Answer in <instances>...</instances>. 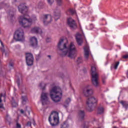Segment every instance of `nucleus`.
<instances>
[{
	"mask_svg": "<svg viewBox=\"0 0 128 128\" xmlns=\"http://www.w3.org/2000/svg\"><path fill=\"white\" fill-rule=\"evenodd\" d=\"M52 112H57L56 111H52Z\"/></svg>",
	"mask_w": 128,
	"mask_h": 128,
	"instance_id": "nucleus-53",
	"label": "nucleus"
},
{
	"mask_svg": "<svg viewBox=\"0 0 128 128\" xmlns=\"http://www.w3.org/2000/svg\"><path fill=\"white\" fill-rule=\"evenodd\" d=\"M84 128H88V127L86 125V123L84 124Z\"/></svg>",
	"mask_w": 128,
	"mask_h": 128,
	"instance_id": "nucleus-46",
	"label": "nucleus"
},
{
	"mask_svg": "<svg viewBox=\"0 0 128 128\" xmlns=\"http://www.w3.org/2000/svg\"><path fill=\"white\" fill-rule=\"evenodd\" d=\"M26 126H30V128H32V122L30 121L28 122L26 124Z\"/></svg>",
	"mask_w": 128,
	"mask_h": 128,
	"instance_id": "nucleus-35",
	"label": "nucleus"
},
{
	"mask_svg": "<svg viewBox=\"0 0 128 128\" xmlns=\"http://www.w3.org/2000/svg\"><path fill=\"white\" fill-rule=\"evenodd\" d=\"M86 116V114L84 112H79L78 114V119L80 122L84 120V117Z\"/></svg>",
	"mask_w": 128,
	"mask_h": 128,
	"instance_id": "nucleus-19",
	"label": "nucleus"
},
{
	"mask_svg": "<svg viewBox=\"0 0 128 128\" xmlns=\"http://www.w3.org/2000/svg\"><path fill=\"white\" fill-rule=\"evenodd\" d=\"M31 32L32 34H42V30L39 27H34L32 29Z\"/></svg>",
	"mask_w": 128,
	"mask_h": 128,
	"instance_id": "nucleus-14",
	"label": "nucleus"
},
{
	"mask_svg": "<svg viewBox=\"0 0 128 128\" xmlns=\"http://www.w3.org/2000/svg\"><path fill=\"white\" fill-rule=\"evenodd\" d=\"M14 39L17 42L24 40V32L22 29L20 28L16 31L14 34Z\"/></svg>",
	"mask_w": 128,
	"mask_h": 128,
	"instance_id": "nucleus-7",
	"label": "nucleus"
},
{
	"mask_svg": "<svg viewBox=\"0 0 128 128\" xmlns=\"http://www.w3.org/2000/svg\"><path fill=\"white\" fill-rule=\"evenodd\" d=\"M6 120L8 122H12V118H10V115H8V114H6Z\"/></svg>",
	"mask_w": 128,
	"mask_h": 128,
	"instance_id": "nucleus-32",
	"label": "nucleus"
},
{
	"mask_svg": "<svg viewBox=\"0 0 128 128\" xmlns=\"http://www.w3.org/2000/svg\"><path fill=\"white\" fill-rule=\"evenodd\" d=\"M48 93L42 92L41 94V102L42 104H48L50 102Z\"/></svg>",
	"mask_w": 128,
	"mask_h": 128,
	"instance_id": "nucleus-11",
	"label": "nucleus"
},
{
	"mask_svg": "<svg viewBox=\"0 0 128 128\" xmlns=\"http://www.w3.org/2000/svg\"><path fill=\"white\" fill-rule=\"evenodd\" d=\"M102 114V112H98L97 113V114Z\"/></svg>",
	"mask_w": 128,
	"mask_h": 128,
	"instance_id": "nucleus-50",
	"label": "nucleus"
},
{
	"mask_svg": "<svg viewBox=\"0 0 128 128\" xmlns=\"http://www.w3.org/2000/svg\"><path fill=\"white\" fill-rule=\"evenodd\" d=\"M8 6H10L8 4H6L4 2L0 3V10L4 8H8Z\"/></svg>",
	"mask_w": 128,
	"mask_h": 128,
	"instance_id": "nucleus-24",
	"label": "nucleus"
},
{
	"mask_svg": "<svg viewBox=\"0 0 128 128\" xmlns=\"http://www.w3.org/2000/svg\"><path fill=\"white\" fill-rule=\"evenodd\" d=\"M12 106L13 108H16V106H18L16 102L14 101V98H12Z\"/></svg>",
	"mask_w": 128,
	"mask_h": 128,
	"instance_id": "nucleus-28",
	"label": "nucleus"
},
{
	"mask_svg": "<svg viewBox=\"0 0 128 128\" xmlns=\"http://www.w3.org/2000/svg\"><path fill=\"white\" fill-rule=\"evenodd\" d=\"M88 56H90V48L88 46H86L84 48V57L86 60H88Z\"/></svg>",
	"mask_w": 128,
	"mask_h": 128,
	"instance_id": "nucleus-16",
	"label": "nucleus"
},
{
	"mask_svg": "<svg viewBox=\"0 0 128 128\" xmlns=\"http://www.w3.org/2000/svg\"><path fill=\"white\" fill-rule=\"evenodd\" d=\"M98 112H106L104 108L102 106H99L98 107Z\"/></svg>",
	"mask_w": 128,
	"mask_h": 128,
	"instance_id": "nucleus-30",
	"label": "nucleus"
},
{
	"mask_svg": "<svg viewBox=\"0 0 128 128\" xmlns=\"http://www.w3.org/2000/svg\"><path fill=\"white\" fill-rule=\"evenodd\" d=\"M62 92L58 86H54L50 91V96L54 102H58L62 100Z\"/></svg>",
	"mask_w": 128,
	"mask_h": 128,
	"instance_id": "nucleus-3",
	"label": "nucleus"
},
{
	"mask_svg": "<svg viewBox=\"0 0 128 128\" xmlns=\"http://www.w3.org/2000/svg\"><path fill=\"white\" fill-rule=\"evenodd\" d=\"M2 96L4 97V98H6V93H4V94H3L2 93L0 94V110H1V112H4V104H2Z\"/></svg>",
	"mask_w": 128,
	"mask_h": 128,
	"instance_id": "nucleus-17",
	"label": "nucleus"
},
{
	"mask_svg": "<svg viewBox=\"0 0 128 128\" xmlns=\"http://www.w3.org/2000/svg\"><path fill=\"white\" fill-rule=\"evenodd\" d=\"M16 12V10L14 8H11L8 11V18H10V20H12L14 18Z\"/></svg>",
	"mask_w": 128,
	"mask_h": 128,
	"instance_id": "nucleus-15",
	"label": "nucleus"
},
{
	"mask_svg": "<svg viewBox=\"0 0 128 128\" xmlns=\"http://www.w3.org/2000/svg\"><path fill=\"white\" fill-rule=\"evenodd\" d=\"M18 10L20 12L24 14L23 16H20L19 18V24L22 26L24 28H30L32 24V20L35 22L36 20V16H34L32 17V19H28L26 18V13L28 12V7L24 4H20L18 6Z\"/></svg>",
	"mask_w": 128,
	"mask_h": 128,
	"instance_id": "nucleus-2",
	"label": "nucleus"
},
{
	"mask_svg": "<svg viewBox=\"0 0 128 128\" xmlns=\"http://www.w3.org/2000/svg\"><path fill=\"white\" fill-rule=\"evenodd\" d=\"M40 54H38V55H37L36 56V60H40Z\"/></svg>",
	"mask_w": 128,
	"mask_h": 128,
	"instance_id": "nucleus-40",
	"label": "nucleus"
},
{
	"mask_svg": "<svg viewBox=\"0 0 128 128\" xmlns=\"http://www.w3.org/2000/svg\"><path fill=\"white\" fill-rule=\"evenodd\" d=\"M72 100L70 99V98L66 99L64 102V107L66 108H68V106H70V102Z\"/></svg>",
	"mask_w": 128,
	"mask_h": 128,
	"instance_id": "nucleus-25",
	"label": "nucleus"
},
{
	"mask_svg": "<svg viewBox=\"0 0 128 128\" xmlns=\"http://www.w3.org/2000/svg\"><path fill=\"white\" fill-rule=\"evenodd\" d=\"M50 40V38H47L46 40V42H49L50 40Z\"/></svg>",
	"mask_w": 128,
	"mask_h": 128,
	"instance_id": "nucleus-48",
	"label": "nucleus"
},
{
	"mask_svg": "<svg viewBox=\"0 0 128 128\" xmlns=\"http://www.w3.org/2000/svg\"><path fill=\"white\" fill-rule=\"evenodd\" d=\"M58 48L59 50L58 54L60 56H67L70 58H74L76 56V49L73 42L68 46V42H64V39L61 38L58 43Z\"/></svg>",
	"mask_w": 128,
	"mask_h": 128,
	"instance_id": "nucleus-1",
	"label": "nucleus"
},
{
	"mask_svg": "<svg viewBox=\"0 0 128 128\" xmlns=\"http://www.w3.org/2000/svg\"><path fill=\"white\" fill-rule=\"evenodd\" d=\"M80 112H84V110H80Z\"/></svg>",
	"mask_w": 128,
	"mask_h": 128,
	"instance_id": "nucleus-51",
	"label": "nucleus"
},
{
	"mask_svg": "<svg viewBox=\"0 0 128 128\" xmlns=\"http://www.w3.org/2000/svg\"><path fill=\"white\" fill-rule=\"evenodd\" d=\"M14 66V62H10L9 65H8V68H10V70H13Z\"/></svg>",
	"mask_w": 128,
	"mask_h": 128,
	"instance_id": "nucleus-29",
	"label": "nucleus"
},
{
	"mask_svg": "<svg viewBox=\"0 0 128 128\" xmlns=\"http://www.w3.org/2000/svg\"><path fill=\"white\" fill-rule=\"evenodd\" d=\"M33 124L34 126H36V121L34 120V119H33Z\"/></svg>",
	"mask_w": 128,
	"mask_h": 128,
	"instance_id": "nucleus-45",
	"label": "nucleus"
},
{
	"mask_svg": "<svg viewBox=\"0 0 128 128\" xmlns=\"http://www.w3.org/2000/svg\"><path fill=\"white\" fill-rule=\"evenodd\" d=\"M102 82L103 84H106V80H104V79L103 78L102 80Z\"/></svg>",
	"mask_w": 128,
	"mask_h": 128,
	"instance_id": "nucleus-47",
	"label": "nucleus"
},
{
	"mask_svg": "<svg viewBox=\"0 0 128 128\" xmlns=\"http://www.w3.org/2000/svg\"><path fill=\"white\" fill-rule=\"evenodd\" d=\"M70 124H68V120H66L63 122V123L60 124V128H68Z\"/></svg>",
	"mask_w": 128,
	"mask_h": 128,
	"instance_id": "nucleus-20",
	"label": "nucleus"
},
{
	"mask_svg": "<svg viewBox=\"0 0 128 128\" xmlns=\"http://www.w3.org/2000/svg\"><path fill=\"white\" fill-rule=\"evenodd\" d=\"M56 2L58 6H62V0H56Z\"/></svg>",
	"mask_w": 128,
	"mask_h": 128,
	"instance_id": "nucleus-38",
	"label": "nucleus"
},
{
	"mask_svg": "<svg viewBox=\"0 0 128 128\" xmlns=\"http://www.w3.org/2000/svg\"><path fill=\"white\" fill-rule=\"evenodd\" d=\"M16 127L17 128H22V126L20 125V124H18V123H16Z\"/></svg>",
	"mask_w": 128,
	"mask_h": 128,
	"instance_id": "nucleus-41",
	"label": "nucleus"
},
{
	"mask_svg": "<svg viewBox=\"0 0 128 128\" xmlns=\"http://www.w3.org/2000/svg\"><path fill=\"white\" fill-rule=\"evenodd\" d=\"M68 12H70V14H74L75 12V11L74 10V9H69Z\"/></svg>",
	"mask_w": 128,
	"mask_h": 128,
	"instance_id": "nucleus-36",
	"label": "nucleus"
},
{
	"mask_svg": "<svg viewBox=\"0 0 128 128\" xmlns=\"http://www.w3.org/2000/svg\"><path fill=\"white\" fill-rule=\"evenodd\" d=\"M48 58H50V60H52V56H50V55H48Z\"/></svg>",
	"mask_w": 128,
	"mask_h": 128,
	"instance_id": "nucleus-49",
	"label": "nucleus"
},
{
	"mask_svg": "<svg viewBox=\"0 0 128 128\" xmlns=\"http://www.w3.org/2000/svg\"><path fill=\"white\" fill-rule=\"evenodd\" d=\"M77 62H78V64H82V57L78 58Z\"/></svg>",
	"mask_w": 128,
	"mask_h": 128,
	"instance_id": "nucleus-34",
	"label": "nucleus"
},
{
	"mask_svg": "<svg viewBox=\"0 0 128 128\" xmlns=\"http://www.w3.org/2000/svg\"><path fill=\"white\" fill-rule=\"evenodd\" d=\"M92 82L94 86L98 88L100 86V81L98 80V74H96V66L91 67Z\"/></svg>",
	"mask_w": 128,
	"mask_h": 128,
	"instance_id": "nucleus-4",
	"label": "nucleus"
},
{
	"mask_svg": "<svg viewBox=\"0 0 128 128\" xmlns=\"http://www.w3.org/2000/svg\"><path fill=\"white\" fill-rule=\"evenodd\" d=\"M112 128H116V126H114L112 127Z\"/></svg>",
	"mask_w": 128,
	"mask_h": 128,
	"instance_id": "nucleus-54",
	"label": "nucleus"
},
{
	"mask_svg": "<svg viewBox=\"0 0 128 128\" xmlns=\"http://www.w3.org/2000/svg\"><path fill=\"white\" fill-rule=\"evenodd\" d=\"M64 75H62V76H61V78H64Z\"/></svg>",
	"mask_w": 128,
	"mask_h": 128,
	"instance_id": "nucleus-52",
	"label": "nucleus"
},
{
	"mask_svg": "<svg viewBox=\"0 0 128 128\" xmlns=\"http://www.w3.org/2000/svg\"><path fill=\"white\" fill-rule=\"evenodd\" d=\"M46 84H44V82H42L40 84V86L42 88V90H44L46 89Z\"/></svg>",
	"mask_w": 128,
	"mask_h": 128,
	"instance_id": "nucleus-31",
	"label": "nucleus"
},
{
	"mask_svg": "<svg viewBox=\"0 0 128 128\" xmlns=\"http://www.w3.org/2000/svg\"><path fill=\"white\" fill-rule=\"evenodd\" d=\"M122 58L125 60H126V58H128V54L124 55L122 56Z\"/></svg>",
	"mask_w": 128,
	"mask_h": 128,
	"instance_id": "nucleus-44",
	"label": "nucleus"
},
{
	"mask_svg": "<svg viewBox=\"0 0 128 128\" xmlns=\"http://www.w3.org/2000/svg\"><path fill=\"white\" fill-rule=\"evenodd\" d=\"M26 64L28 66H31L34 64V56L32 53L26 54Z\"/></svg>",
	"mask_w": 128,
	"mask_h": 128,
	"instance_id": "nucleus-8",
	"label": "nucleus"
},
{
	"mask_svg": "<svg viewBox=\"0 0 128 128\" xmlns=\"http://www.w3.org/2000/svg\"><path fill=\"white\" fill-rule=\"evenodd\" d=\"M121 104H122L123 108H125V110H128V102L124 100H121L120 102Z\"/></svg>",
	"mask_w": 128,
	"mask_h": 128,
	"instance_id": "nucleus-21",
	"label": "nucleus"
},
{
	"mask_svg": "<svg viewBox=\"0 0 128 128\" xmlns=\"http://www.w3.org/2000/svg\"><path fill=\"white\" fill-rule=\"evenodd\" d=\"M118 64H120V62H117L115 63L114 66V70H118Z\"/></svg>",
	"mask_w": 128,
	"mask_h": 128,
	"instance_id": "nucleus-33",
	"label": "nucleus"
},
{
	"mask_svg": "<svg viewBox=\"0 0 128 128\" xmlns=\"http://www.w3.org/2000/svg\"><path fill=\"white\" fill-rule=\"evenodd\" d=\"M98 98L94 96L88 98L86 102V104L88 106L87 108L88 112H92L94 110V104H98Z\"/></svg>",
	"mask_w": 128,
	"mask_h": 128,
	"instance_id": "nucleus-5",
	"label": "nucleus"
},
{
	"mask_svg": "<svg viewBox=\"0 0 128 128\" xmlns=\"http://www.w3.org/2000/svg\"><path fill=\"white\" fill-rule=\"evenodd\" d=\"M0 43L1 44L2 47L0 48V50L3 52V54H5L6 56L8 54H6L5 52L6 50H4V43L2 42V41L0 40Z\"/></svg>",
	"mask_w": 128,
	"mask_h": 128,
	"instance_id": "nucleus-23",
	"label": "nucleus"
},
{
	"mask_svg": "<svg viewBox=\"0 0 128 128\" xmlns=\"http://www.w3.org/2000/svg\"><path fill=\"white\" fill-rule=\"evenodd\" d=\"M21 90H22V94H24V92H26V88L24 86L22 87Z\"/></svg>",
	"mask_w": 128,
	"mask_h": 128,
	"instance_id": "nucleus-37",
	"label": "nucleus"
},
{
	"mask_svg": "<svg viewBox=\"0 0 128 128\" xmlns=\"http://www.w3.org/2000/svg\"><path fill=\"white\" fill-rule=\"evenodd\" d=\"M38 8H42V2L39 3Z\"/></svg>",
	"mask_w": 128,
	"mask_h": 128,
	"instance_id": "nucleus-43",
	"label": "nucleus"
},
{
	"mask_svg": "<svg viewBox=\"0 0 128 128\" xmlns=\"http://www.w3.org/2000/svg\"><path fill=\"white\" fill-rule=\"evenodd\" d=\"M30 44L32 48H36L38 46V39L35 36L30 38Z\"/></svg>",
	"mask_w": 128,
	"mask_h": 128,
	"instance_id": "nucleus-13",
	"label": "nucleus"
},
{
	"mask_svg": "<svg viewBox=\"0 0 128 128\" xmlns=\"http://www.w3.org/2000/svg\"><path fill=\"white\" fill-rule=\"evenodd\" d=\"M76 42L78 44V46H82V40L81 38H78V36H76Z\"/></svg>",
	"mask_w": 128,
	"mask_h": 128,
	"instance_id": "nucleus-26",
	"label": "nucleus"
},
{
	"mask_svg": "<svg viewBox=\"0 0 128 128\" xmlns=\"http://www.w3.org/2000/svg\"><path fill=\"white\" fill-rule=\"evenodd\" d=\"M67 24L68 26H70V30H76L78 28V26L76 25V21H74V20L72 19L71 18H68Z\"/></svg>",
	"mask_w": 128,
	"mask_h": 128,
	"instance_id": "nucleus-10",
	"label": "nucleus"
},
{
	"mask_svg": "<svg viewBox=\"0 0 128 128\" xmlns=\"http://www.w3.org/2000/svg\"><path fill=\"white\" fill-rule=\"evenodd\" d=\"M88 88H90V86H86L82 89L83 94L84 96H88L94 94V90L92 88L90 89Z\"/></svg>",
	"mask_w": 128,
	"mask_h": 128,
	"instance_id": "nucleus-12",
	"label": "nucleus"
},
{
	"mask_svg": "<svg viewBox=\"0 0 128 128\" xmlns=\"http://www.w3.org/2000/svg\"><path fill=\"white\" fill-rule=\"evenodd\" d=\"M20 112H32V111L30 107L26 106L25 110H24L22 109L20 110Z\"/></svg>",
	"mask_w": 128,
	"mask_h": 128,
	"instance_id": "nucleus-22",
	"label": "nucleus"
},
{
	"mask_svg": "<svg viewBox=\"0 0 128 128\" xmlns=\"http://www.w3.org/2000/svg\"><path fill=\"white\" fill-rule=\"evenodd\" d=\"M48 4H52V3L54 2V0H47Z\"/></svg>",
	"mask_w": 128,
	"mask_h": 128,
	"instance_id": "nucleus-39",
	"label": "nucleus"
},
{
	"mask_svg": "<svg viewBox=\"0 0 128 128\" xmlns=\"http://www.w3.org/2000/svg\"><path fill=\"white\" fill-rule=\"evenodd\" d=\"M22 114H24V112H22Z\"/></svg>",
	"mask_w": 128,
	"mask_h": 128,
	"instance_id": "nucleus-55",
	"label": "nucleus"
},
{
	"mask_svg": "<svg viewBox=\"0 0 128 128\" xmlns=\"http://www.w3.org/2000/svg\"><path fill=\"white\" fill-rule=\"evenodd\" d=\"M48 122L52 126H58L60 124L58 112H52L48 117Z\"/></svg>",
	"mask_w": 128,
	"mask_h": 128,
	"instance_id": "nucleus-6",
	"label": "nucleus"
},
{
	"mask_svg": "<svg viewBox=\"0 0 128 128\" xmlns=\"http://www.w3.org/2000/svg\"><path fill=\"white\" fill-rule=\"evenodd\" d=\"M22 104H26V101L28 100V97L26 96H22Z\"/></svg>",
	"mask_w": 128,
	"mask_h": 128,
	"instance_id": "nucleus-27",
	"label": "nucleus"
},
{
	"mask_svg": "<svg viewBox=\"0 0 128 128\" xmlns=\"http://www.w3.org/2000/svg\"><path fill=\"white\" fill-rule=\"evenodd\" d=\"M16 82L18 84V88H20V78L18 79Z\"/></svg>",
	"mask_w": 128,
	"mask_h": 128,
	"instance_id": "nucleus-42",
	"label": "nucleus"
},
{
	"mask_svg": "<svg viewBox=\"0 0 128 128\" xmlns=\"http://www.w3.org/2000/svg\"><path fill=\"white\" fill-rule=\"evenodd\" d=\"M60 18V10H56L54 11V18L55 20H58Z\"/></svg>",
	"mask_w": 128,
	"mask_h": 128,
	"instance_id": "nucleus-18",
	"label": "nucleus"
},
{
	"mask_svg": "<svg viewBox=\"0 0 128 128\" xmlns=\"http://www.w3.org/2000/svg\"><path fill=\"white\" fill-rule=\"evenodd\" d=\"M41 20H42L45 26H47V24H50V22H52V18L50 14L43 15L41 18Z\"/></svg>",
	"mask_w": 128,
	"mask_h": 128,
	"instance_id": "nucleus-9",
	"label": "nucleus"
}]
</instances>
